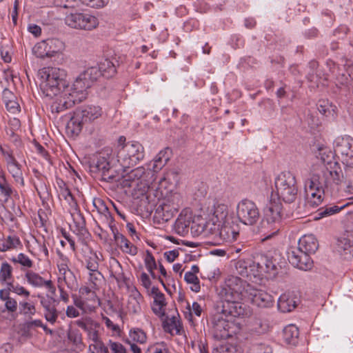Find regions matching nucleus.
<instances>
[{"mask_svg": "<svg viewBox=\"0 0 353 353\" xmlns=\"http://www.w3.org/2000/svg\"><path fill=\"white\" fill-rule=\"evenodd\" d=\"M40 87L46 97H56L51 105L52 112H61L71 108L82 101L74 100L78 90L74 89V82L69 86L65 70L56 67H45L39 70Z\"/></svg>", "mask_w": 353, "mask_h": 353, "instance_id": "1", "label": "nucleus"}, {"mask_svg": "<svg viewBox=\"0 0 353 353\" xmlns=\"http://www.w3.org/2000/svg\"><path fill=\"white\" fill-rule=\"evenodd\" d=\"M341 172L324 164L315 166L310 179L305 181V194L307 203L316 207L323 201L325 191H331L341 181Z\"/></svg>", "mask_w": 353, "mask_h": 353, "instance_id": "2", "label": "nucleus"}, {"mask_svg": "<svg viewBox=\"0 0 353 353\" xmlns=\"http://www.w3.org/2000/svg\"><path fill=\"white\" fill-rule=\"evenodd\" d=\"M115 63H117L115 58L104 59L98 67H90L81 72L74 81V89L78 90L74 100H85L88 96L87 90L101 75L108 79L112 77L117 72Z\"/></svg>", "mask_w": 353, "mask_h": 353, "instance_id": "3", "label": "nucleus"}, {"mask_svg": "<svg viewBox=\"0 0 353 353\" xmlns=\"http://www.w3.org/2000/svg\"><path fill=\"white\" fill-rule=\"evenodd\" d=\"M298 190L296 176L291 172H282L274 178V189L272 192L276 199L292 203L297 197Z\"/></svg>", "mask_w": 353, "mask_h": 353, "instance_id": "4", "label": "nucleus"}, {"mask_svg": "<svg viewBox=\"0 0 353 353\" xmlns=\"http://www.w3.org/2000/svg\"><path fill=\"white\" fill-rule=\"evenodd\" d=\"M152 176L150 170H146L141 166L123 175L121 184L124 188H133L139 197V196H143L148 192L152 181Z\"/></svg>", "mask_w": 353, "mask_h": 353, "instance_id": "5", "label": "nucleus"}, {"mask_svg": "<svg viewBox=\"0 0 353 353\" xmlns=\"http://www.w3.org/2000/svg\"><path fill=\"white\" fill-rule=\"evenodd\" d=\"M145 150L138 141H128L119 146L117 151L119 163L123 168H130L139 163L143 159Z\"/></svg>", "mask_w": 353, "mask_h": 353, "instance_id": "6", "label": "nucleus"}, {"mask_svg": "<svg viewBox=\"0 0 353 353\" xmlns=\"http://www.w3.org/2000/svg\"><path fill=\"white\" fill-rule=\"evenodd\" d=\"M222 314L214 315L212 320V333L217 340L226 339L241 330L239 323L223 317Z\"/></svg>", "mask_w": 353, "mask_h": 353, "instance_id": "7", "label": "nucleus"}, {"mask_svg": "<svg viewBox=\"0 0 353 353\" xmlns=\"http://www.w3.org/2000/svg\"><path fill=\"white\" fill-rule=\"evenodd\" d=\"M248 285L250 284L238 276H229L221 290L223 302L241 301L243 297L246 298Z\"/></svg>", "mask_w": 353, "mask_h": 353, "instance_id": "8", "label": "nucleus"}, {"mask_svg": "<svg viewBox=\"0 0 353 353\" xmlns=\"http://www.w3.org/2000/svg\"><path fill=\"white\" fill-rule=\"evenodd\" d=\"M90 171L101 174L103 180L107 182L119 181V174H114L116 171L110 165L108 154L99 152L92 159L90 164Z\"/></svg>", "mask_w": 353, "mask_h": 353, "instance_id": "9", "label": "nucleus"}, {"mask_svg": "<svg viewBox=\"0 0 353 353\" xmlns=\"http://www.w3.org/2000/svg\"><path fill=\"white\" fill-rule=\"evenodd\" d=\"M236 219L243 224L253 225L259 219L260 212L256 204L250 199L240 201L236 208Z\"/></svg>", "mask_w": 353, "mask_h": 353, "instance_id": "10", "label": "nucleus"}, {"mask_svg": "<svg viewBox=\"0 0 353 353\" xmlns=\"http://www.w3.org/2000/svg\"><path fill=\"white\" fill-rule=\"evenodd\" d=\"M182 201L179 194L174 193L162 199L157 206L156 216L167 222L178 212Z\"/></svg>", "mask_w": 353, "mask_h": 353, "instance_id": "11", "label": "nucleus"}, {"mask_svg": "<svg viewBox=\"0 0 353 353\" xmlns=\"http://www.w3.org/2000/svg\"><path fill=\"white\" fill-rule=\"evenodd\" d=\"M334 152L342 162L353 168V139L350 136L337 137L334 143Z\"/></svg>", "mask_w": 353, "mask_h": 353, "instance_id": "12", "label": "nucleus"}, {"mask_svg": "<svg viewBox=\"0 0 353 353\" xmlns=\"http://www.w3.org/2000/svg\"><path fill=\"white\" fill-rule=\"evenodd\" d=\"M220 222L219 239L226 242L235 241L239 234V227L235 218L232 214H229L227 205L225 217Z\"/></svg>", "mask_w": 353, "mask_h": 353, "instance_id": "13", "label": "nucleus"}, {"mask_svg": "<svg viewBox=\"0 0 353 353\" xmlns=\"http://www.w3.org/2000/svg\"><path fill=\"white\" fill-rule=\"evenodd\" d=\"M226 205L217 203L214 205V210L212 217L205 222V236H213L219 238L220 221L225 217Z\"/></svg>", "mask_w": 353, "mask_h": 353, "instance_id": "14", "label": "nucleus"}, {"mask_svg": "<svg viewBox=\"0 0 353 353\" xmlns=\"http://www.w3.org/2000/svg\"><path fill=\"white\" fill-rule=\"evenodd\" d=\"M255 278L260 279L264 274L274 276L276 273V263L271 256L261 254L254 260Z\"/></svg>", "mask_w": 353, "mask_h": 353, "instance_id": "15", "label": "nucleus"}, {"mask_svg": "<svg viewBox=\"0 0 353 353\" xmlns=\"http://www.w3.org/2000/svg\"><path fill=\"white\" fill-rule=\"evenodd\" d=\"M221 314L226 317L230 316L237 318H246L252 314L249 306L241 301H232V302H223Z\"/></svg>", "mask_w": 353, "mask_h": 353, "instance_id": "16", "label": "nucleus"}, {"mask_svg": "<svg viewBox=\"0 0 353 353\" xmlns=\"http://www.w3.org/2000/svg\"><path fill=\"white\" fill-rule=\"evenodd\" d=\"M310 254V253H305L299 249L291 248L288 253V257L292 265L300 270L307 271L310 270L313 265Z\"/></svg>", "mask_w": 353, "mask_h": 353, "instance_id": "17", "label": "nucleus"}, {"mask_svg": "<svg viewBox=\"0 0 353 353\" xmlns=\"http://www.w3.org/2000/svg\"><path fill=\"white\" fill-rule=\"evenodd\" d=\"M247 299L259 307H266L272 304V296L264 290H259L252 285L247 286Z\"/></svg>", "mask_w": 353, "mask_h": 353, "instance_id": "18", "label": "nucleus"}, {"mask_svg": "<svg viewBox=\"0 0 353 353\" xmlns=\"http://www.w3.org/2000/svg\"><path fill=\"white\" fill-rule=\"evenodd\" d=\"M39 298L43 308L45 319L51 324H54L59 316V312L57 310V300L49 296H39Z\"/></svg>", "mask_w": 353, "mask_h": 353, "instance_id": "19", "label": "nucleus"}, {"mask_svg": "<svg viewBox=\"0 0 353 353\" xmlns=\"http://www.w3.org/2000/svg\"><path fill=\"white\" fill-rule=\"evenodd\" d=\"M194 221L192 220V214L188 211H183L179 215L175 221L174 230L177 234L185 236L188 234L189 230L194 229Z\"/></svg>", "mask_w": 353, "mask_h": 353, "instance_id": "20", "label": "nucleus"}, {"mask_svg": "<svg viewBox=\"0 0 353 353\" xmlns=\"http://www.w3.org/2000/svg\"><path fill=\"white\" fill-rule=\"evenodd\" d=\"M24 279L29 285L34 288H46L52 293L55 292V287L51 280L44 279L39 273L32 271L31 269L26 271Z\"/></svg>", "mask_w": 353, "mask_h": 353, "instance_id": "21", "label": "nucleus"}, {"mask_svg": "<svg viewBox=\"0 0 353 353\" xmlns=\"http://www.w3.org/2000/svg\"><path fill=\"white\" fill-rule=\"evenodd\" d=\"M265 219L269 221L276 223H282L283 219V205L280 201L274 198V193L272 192L270 199V203L265 214Z\"/></svg>", "mask_w": 353, "mask_h": 353, "instance_id": "22", "label": "nucleus"}, {"mask_svg": "<svg viewBox=\"0 0 353 353\" xmlns=\"http://www.w3.org/2000/svg\"><path fill=\"white\" fill-rule=\"evenodd\" d=\"M150 294L153 298V303L152 305L153 312L159 316H163L167 305L165 294L157 287H152L151 288Z\"/></svg>", "mask_w": 353, "mask_h": 353, "instance_id": "23", "label": "nucleus"}, {"mask_svg": "<svg viewBox=\"0 0 353 353\" xmlns=\"http://www.w3.org/2000/svg\"><path fill=\"white\" fill-rule=\"evenodd\" d=\"M298 302V298L292 292H285L279 298L278 308L281 312H290L296 308Z\"/></svg>", "mask_w": 353, "mask_h": 353, "instance_id": "24", "label": "nucleus"}, {"mask_svg": "<svg viewBox=\"0 0 353 353\" xmlns=\"http://www.w3.org/2000/svg\"><path fill=\"white\" fill-rule=\"evenodd\" d=\"M86 123H92L103 114L102 108L99 105H85L77 108Z\"/></svg>", "mask_w": 353, "mask_h": 353, "instance_id": "25", "label": "nucleus"}, {"mask_svg": "<svg viewBox=\"0 0 353 353\" xmlns=\"http://www.w3.org/2000/svg\"><path fill=\"white\" fill-rule=\"evenodd\" d=\"M163 328L172 336L181 335L184 332L179 316L175 315L165 316L163 321Z\"/></svg>", "mask_w": 353, "mask_h": 353, "instance_id": "26", "label": "nucleus"}, {"mask_svg": "<svg viewBox=\"0 0 353 353\" xmlns=\"http://www.w3.org/2000/svg\"><path fill=\"white\" fill-rule=\"evenodd\" d=\"M236 273L243 277L253 276L255 278L254 261L251 259H239L235 262Z\"/></svg>", "mask_w": 353, "mask_h": 353, "instance_id": "27", "label": "nucleus"}, {"mask_svg": "<svg viewBox=\"0 0 353 353\" xmlns=\"http://www.w3.org/2000/svg\"><path fill=\"white\" fill-rule=\"evenodd\" d=\"M292 248L299 249L305 253L313 254L317 250L319 243L317 239L313 234H306L299 239L298 247Z\"/></svg>", "mask_w": 353, "mask_h": 353, "instance_id": "28", "label": "nucleus"}, {"mask_svg": "<svg viewBox=\"0 0 353 353\" xmlns=\"http://www.w3.org/2000/svg\"><path fill=\"white\" fill-rule=\"evenodd\" d=\"M85 123L78 109H77L66 125L68 133L72 136L78 135L82 130Z\"/></svg>", "mask_w": 353, "mask_h": 353, "instance_id": "29", "label": "nucleus"}, {"mask_svg": "<svg viewBox=\"0 0 353 353\" xmlns=\"http://www.w3.org/2000/svg\"><path fill=\"white\" fill-rule=\"evenodd\" d=\"M114 239L117 246L123 253L131 256H135L137 254V248L121 233L118 231L114 232Z\"/></svg>", "mask_w": 353, "mask_h": 353, "instance_id": "30", "label": "nucleus"}, {"mask_svg": "<svg viewBox=\"0 0 353 353\" xmlns=\"http://www.w3.org/2000/svg\"><path fill=\"white\" fill-rule=\"evenodd\" d=\"M143 301V297L136 288L130 290V294L128 299L127 309L130 313L138 314L141 310V303Z\"/></svg>", "mask_w": 353, "mask_h": 353, "instance_id": "31", "label": "nucleus"}, {"mask_svg": "<svg viewBox=\"0 0 353 353\" xmlns=\"http://www.w3.org/2000/svg\"><path fill=\"white\" fill-rule=\"evenodd\" d=\"M81 252L83 260L85 263L86 268L89 271H94L99 269L98 256L97 254L86 243H83L81 248Z\"/></svg>", "mask_w": 353, "mask_h": 353, "instance_id": "32", "label": "nucleus"}, {"mask_svg": "<svg viewBox=\"0 0 353 353\" xmlns=\"http://www.w3.org/2000/svg\"><path fill=\"white\" fill-rule=\"evenodd\" d=\"M66 285L71 290H75L77 286V280L73 272L69 269L59 271L58 273V285Z\"/></svg>", "mask_w": 353, "mask_h": 353, "instance_id": "33", "label": "nucleus"}, {"mask_svg": "<svg viewBox=\"0 0 353 353\" xmlns=\"http://www.w3.org/2000/svg\"><path fill=\"white\" fill-rule=\"evenodd\" d=\"M282 227V223H276L273 221H269L268 219H264L261 224V233L263 236V241L271 239L279 233Z\"/></svg>", "mask_w": 353, "mask_h": 353, "instance_id": "34", "label": "nucleus"}, {"mask_svg": "<svg viewBox=\"0 0 353 353\" xmlns=\"http://www.w3.org/2000/svg\"><path fill=\"white\" fill-rule=\"evenodd\" d=\"M23 245L17 235H8L0 239V252H5L22 248Z\"/></svg>", "mask_w": 353, "mask_h": 353, "instance_id": "35", "label": "nucleus"}, {"mask_svg": "<svg viewBox=\"0 0 353 353\" xmlns=\"http://www.w3.org/2000/svg\"><path fill=\"white\" fill-rule=\"evenodd\" d=\"M80 297L83 299L87 304V308H95L99 305V299L97 297L94 290L84 286L79 290Z\"/></svg>", "mask_w": 353, "mask_h": 353, "instance_id": "36", "label": "nucleus"}, {"mask_svg": "<svg viewBox=\"0 0 353 353\" xmlns=\"http://www.w3.org/2000/svg\"><path fill=\"white\" fill-rule=\"evenodd\" d=\"M71 215L73 218L75 227L74 232L77 235H81L83 236L88 235L89 233L85 228V221L83 214L81 213L79 208L74 210V212L71 213Z\"/></svg>", "mask_w": 353, "mask_h": 353, "instance_id": "37", "label": "nucleus"}, {"mask_svg": "<svg viewBox=\"0 0 353 353\" xmlns=\"http://www.w3.org/2000/svg\"><path fill=\"white\" fill-rule=\"evenodd\" d=\"M10 261L14 265H19L21 270L24 273L26 271H28L32 269L34 265L33 260L22 252L16 256H12L10 258Z\"/></svg>", "mask_w": 353, "mask_h": 353, "instance_id": "38", "label": "nucleus"}, {"mask_svg": "<svg viewBox=\"0 0 353 353\" xmlns=\"http://www.w3.org/2000/svg\"><path fill=\"white\" fill-rule=\"evenodd\" d=\"M299 335V328L293 324L287 325L283 330V340L289 345H295L298 343Z\"/></svg>", "mask_w": 353, "mask_h": 353, "instance_id": "39", "label": "nucleus"}, {"mask_svg": "<svg viewBox=\"0 0 353 353\" xmlns=\"http://www.w3.org/2000/svg\"><path fill=\"white\" fill-rule=\"evenodd\" d=\"M52 40L48 41H43L37 43L32 48L33 54L38 58L50 57L54 55L55 51H50L49 48V43H52Z\"/></svg>", "mask_w": 353, "mask_h": 353, "instance_id": "40", "label": "nucleus"}, {"mask_svg": "<svg viewBox=\"0 0 353 353\" xmlns=\"http://www.w3.org/2000/svg\"><path fill=\"white\" fill-rule=\"evenodd\" d=\"M148 336L146 332L139 327H133L129 331L128 338L125 343H137L140 345L146 343Z\"/></svg>", "mask_w": 353, "mask_h": 353, "instance_id": "41", "label": "nucleus"}, {"mask_svg": "<svg viewBox=\"0 0 353 353\" xmlns=\"http://www.w3.org/2000/svg\"><path fill=\"white\" fill-rule=\"evenodd\" d=\"M344 207H345V205L339 207L334 204H330V205H327L324 207L320 208L316 212V219L327 217V216H332L333 214H337L342 209H343Z\"/></svg>", "mask_w": 353, "mask_h": 353, "instance_id": "42", "label": "nucleus"}, {"mask_svg": "<svg viewBox=\"0 0 353 353\" xmlns=\"http://www.w3.org/2000/svg\"><path fill=\"white\" fill-rule=\"evenodd\" d=\"M99 24L96 17L85 12H82L80 30H91Z\"/></svg>", "mask_w": 353, "mask_h": 353, "instance_id": "43", "label": "nucleus"}, {"mask_svg": "<svg viewBox=\"0 0 353 353\" xmlns=\"http://www.w3.org/2000/svg\"><path fill=\"white\" fill-rule=\"evenodd\" d=\"M168 148L161 150L153 161L152 171L157 172L162 169L169 160Z\"/></svg>", "mask_w": 353, "mask_h": 353, "instance_id": "44", "label": "nucleus"}, {"mask_svg": "<svg viewBox=\"0 0 353 353\" xmlns=\"http://www.w3.org/2000/svg\"><path fill=\"white\" fill-rule=\"evenodd\" d=\"M13 268L12 265L7 261H4L1 263L0 267V281L2 283H8L13 281Z\"/></svg>", "mask_w": 353, "mask_h": 353, "instance_id": "45", "label": "nucleus"}, {"mask_svg": "<svg viewBox=\"0 0 353 353\" xmlns=\"http://www.w3.org/2000/svg\"><path fill=\"white\" fill-rule=\"evenodd\" d=\"M7 169L9 173L11 174L14 181L17 183H19L21 185L23 186L24 179L23 176L21 165L19 162H17L16 163L8 166Z\"/></svg>", "mask_w": 353, "mask_h": 353, "instance_id": "46", "label": "nucleus"}, {"mask_svg": "<svg viewBox=\"0 0 353 353\" xmlns=\"http://www.w3.org/2000/svg\"><path fill=\"white\" fill-rule=\"evenodd\" d=\"M100 325L98 323H95V325H92L91 329L87 331L89 339L91 341V343L89 345V352L90 353H94L92 350L93 345L98 343L102 342L99 334V329Z\"/></svg>", "mask_w": 353, "mask_h": 353, "instance_id": "47", "label": "nucleus"}, {"mask_svg": "<svg viewBox=\"0 0 353 353\" xmlns=\"http://www.w3.org/2000/svg\"><path fill=\"white\" fill-rule=\"evenodd\" d=\"M337 250L341 254L353 256V243L347 238H341L337 241Z\"/></svg>", "mask_w": 353, "mask_h": 353, "instance_id": "48", "label": "nucleus"}, {"mask_svg": "<svg viewBox=\"0 0 353 353\" xmlns=\"http://www.w3.org/2000/svg\"><path fill=\"white\" fill-rule=\"evenodd\" d=\"M82 12H74L67 14L65 23L70 28L80 29Z\"/></svg>", "mask_w": 353, "mask_h": 353, "instance_id": "49", "label": "nucleus"}, {"mask_svg": "<svg viewBox=\"0 0 353 353\" xmlns=\"http://www.w3.org/2000/svg\"><path fill=\"white\" fill-rule=\"evenodd\" d=\"M103 279V274L97 269L94 271H89L88 282L91 288L97 289Z\"/></svg>", "mask_w": 353, "mask_h": 353, "instance_id": "50", "label": "nucleus"}, {"mask_svg": "<svg viewBox=\"0 0 353 353\" xmlns=\"http://www.w3.org/2000/svg\"><path fill=\"white\" fill-rule=\"evenodd\" d=\"M13 192L11 185L7 181L6 177L0 179V193L6 202L10 198Z\"/></svg>", "mask_w": 353, "mask_h": 353, "instance_id": "51", "label": "nucleus"}, {"mask_svg": "<svg viewBox=\"0 0 353 353\" xmlns=\"http://www.w3.org/2000/svg\"><path fill=\"white\" fill-rule=\"evenodd\" d=\"M185 281L190 284H192L190 289L195 292H199L201 289L199 279L196 275H194L192 272H186L184 276Z\"/></svg>", "mask_w": 353, "mask_h": 353, "instance_id": "52", "label": "nucleus"}, {"mask_svg": "<svg viewBox=\"0 0 353 353\" xmlns=\"http://www.w3.org/2000/svg\"><path fill=\"white\" fill-rule=\"evenodd\" d=\"M20 307V312L21 314L31 316L35 314L36 313V307L34 304L27 302V301H21L19 302Z\"/></svg>", "mask_w": 353, "mask_h": 353, "instance_id": "53", "label": "nucleus"}, {"mask_svg": "<svg viewBox=\"0 0 353 353\" xmlns=\"http://www.w3.org/2000/svg\"><path fill=\"white\" fill-rule=\"evenodd\" d=\"M7 287L8 288L9 290L19 296L28 297L30 294V291L26 289L23 286L19 285V283L14 284L13 281L9 282Z\"/></svg>", "mask_w": 353, "mask_h": 353, "instance_id": "54", "label": "nucleus"}, {"mask_svg": "<svg viewBox=\"0 0 353 353\" xmlns=\"http://www.w3.org/2000/svg\"><path fill=\"white\" fill-rule=\"evenodd\" d=\"M187 309L189 310V312L188 314H185V318L192 322H193L192 314L200 316L202 312L201 306L197 302H193L192 306L188 303Z\"/></svg>", "mask_w": 353, "mask_h": 353, "instance_id": "55", "label": "nucleus"}, {"mask_svg": "<svg viewBox=\"0 0 353 353\" xmlns=\"http://www.w3.org/2000/svg\"><path fill=\"white\" fill-rule=\"evenodd\" d=\"M0 152L4 158L7 167L18 162L11 150L6 149L2 147V145H0Z\"/></svg>", "mask_w": 353, "mask_h": 353, "instance_id": "56", "label": "nucleus"}, {"mask_svg": "<svg viewBox=\"0 0 353 353\" xmlns=\"http://www.w3.org/2000/svg\"><path fill=\"white\" fill-rule=\"evenodd\" d=\"M212 353H239V350L230 343H225L215 347Z\"/></svg>", "mask_w": 353, "mask_h": 353, "instance_id": "57", "label": "nucleus"}, {"mask_svg": "<svg viewBox=\"0 0 353 353\" xmlns=\"http://www.w3.org/2000/svg\"><path fill=\"white\" fill-rule=\"evenodd\" d=\"M6 310L12 315L15 314L17 310L18 303L15 299L10 296L6 301H3Z\"/></svg>", "mask_w": 353, "mask_h": 353, "instance_id": "58", "label": "nucleus"}, {"mask_svg": "<svg viewBox=\"0 0 353 353\" xmlns=\"http://www.w3.org/2000/svg\"><path fill=\"white\" fill-rule=\"evenodd\" d=\"M144 262L148 272H152V270H154L157 268L154 257L148 250L146 252Z\"/></svg>", "mask_w": 353, "mask_h": 353, "instance_id": "59", "label": "nucleus"}, {"mask_svg": "<svg viewBox=\"0 0 353 353\" xmlns=\"http://www.w3.org/2000/svg\"><path fill=\"white\" fill-rule=\"evenodd\" d=\"M59 259L57 260V268L58 270L63 271L65 269H69L70 260L68 256L64 255L61 252H58Z\"/></svg>", "mask_w": 353, "mask_h": 353, "instance_id": "60", "label": "nucleus"}, {"mask_svg": "<svg viewBox=\"0 0 353 353\" xmlns=\"http://www.w3.org/2000/svg\"><path fill=\"white\" fill-rule=\"evenodd\" d=\"M9 129L7 131V134L10 136L14 134V132L18 130L21 127V121L17 118H10L8 121Z\"/></svg>", "mask_w": 353, "mask_h": 353, "instance_id": "61", "label": "nucleus"}, {"mask_svg": "<svg viewBox=\"0 0 353 353\" xmlns=\"http://www.w3.org/2000/svg\"><path fill=\"white\" fill-rule=\"evenodd\" d=\"M68 339L75 345L81 343V334L78 330H70L68 334Z\"/></svg>", "mask_w": 353, "mask_h": 353, "instance_id": "62", "label": "nucleus"}, {"mask_svg": "<svg viewBox=\"0 0 353 353\" xmlns=\"http://www.w3.org/2000/svg\"><path fill=\"white\" fill-rule=\"evenodd\" d=\"M56 183L59 188V194L62 197L63 196H67L68 194H69L70 192V190L68 188L67 184L63 179H61L60 178H57Z\"/></svg>", "mask_w": 353, "mask_h": 353, "instance_id": "63", "label": "nucleus"}, {"mask_svg": "<svg viewBox=\"0 0 353 353\" xmlns=\"http://www.w3.org/2000/svg\"><path fill=\"white\" fill-rule=\"evenodd\" d=\"M109 347L112 353H127L125 347L120 343L109 341Z\"/></svg>", "mask_w": 353, "mask_h": 353, "instance_id": "64", "label": "nucleus"}]
</instances>
